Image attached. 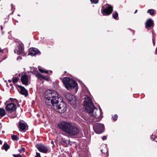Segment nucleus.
Masks as SVG:
<instances>
[{
  "mask_svg": "<svg viewBox=\"0 0 157 157\" xmlns=\"http://www.w3.org/2000/svg\"><path fill=\"white\" fill-rule=\"evenodd\" d=\"M101 111V109L100 108V111Z\"/></svg>",
  "mask_w": 157,
  "mask_h": 157,
  "instance_id": "8fccbe9b",
  "label": "nucleus"
},
{
  "mask_svg": "<svg viewBox=\"0 0 157 157\" xmlns=\"http://www.w3.org/2000/svg\"><path fill=\"white\" fill-rule=\"evenodd\" d=\"M12 85H12V84H10V86H12Z\"/></svg>",
  "mask_w": 157,
  "mask_h": 157,
  "instance_id": "49530a36",
  "label": "nucleus"
},
{
  "mask_svg": "<svg viewBox=\"0 0 157 157\" xmlns=\"http://www.w3.org/2000/svg\"><path fill=\"white\" fill-rule=\"evenodd\" d=\"M8 52V50L7 48H5L3 50H1V55L2 56H3L4 57L2 59V60L5 59L7 58V54Z\"/></svg>",
  "mask_w": 157,
  "mask_h": 157,
  "instance_id": "f3484780",
  "label": "nucleus"
},
{
  "mask_svg": "<svg viewBox=\"0 0 157 157\" xmlns=\"http://www.w3.org/2000/svg\"><path fill=\"white\" fill-rule=\"evenodd\" d=\"M26 122L23 120H21L19 122V128L21 131H24L26 129Z\"/></svg>",
  "mask_w": 157,
  "mask_h": 157,
  "instance_id": "2eb2a0df",
  "label": "nucleus"
},
{
  "mask_svg": "<svg viewBox=\"0 0 157 157\" xmlns=\"http://www.w3.org/2000/svg\"><path fill=\"white\" fill-rule=\"evenodd\" d=\"M85 120L89 124H93L95 121H99L102 118H98L99 120H96L97 118H85Z\"/></svg>",
  "mask_w": 157,
  "mask_h": 157,
  "instance_id": "dca6fc26",
  "label": "nucleus"
},
{
  "mask_svg": "<svg viewBox=\"0 0 157 157\" xmlns=\"http://www.w3.org/2000/svg\"><path fill=\"white\" fill-rule=\"evenodd\" d=\"M2 133H4L5 132H4V131H2Z\"/></svg>",
  "mask_w": 157,
  "mask_h": 157,
  "instance_id": "c03bdc74",
  "label": "nucleus"
},
{
  "mask_svg": "<svg viewBox=\"0 0 157 157\" xmlns=\"http://www.w3.org/2000/svg\"><path fill=\"white\" fill-rule=\"evenodd\" d=\"M51 143L52 144L54 145V142L53 141H52L51 142Z\"/></svg>",
  "mask_w": 157,
  "mask_h": 157,
  "instance_id": "58836bf2",
  "label": "nucleus"
},
{
  "mask_svg": "<svg viewBox=\"0 0 157 157\" xmlns=\"http://www.w3.org/2000/svg\"><path fill=\"white\" fill-rule=\"evenodd\" d=\"M38 68L39 71L41 73H45L46 74H47L48 72V71L42 68L40 66H38Z\"/></svg>",
  "mask_w": 157,
  "mask_h": 157,
  "instance_id": "aec40b11",
  "label": "nucleus"
},
{
  "mask_svg": "<svg viewBox=\"0 0 157 157\" xmlns=\"http://www.w3.org/2000/svg\"><path fill=\"white\" fill-rule=\"evenodd\" d=\"M11 8L12 10H13V11H14V9H15V8L14 7V6H13V4H11Z\"/></svg>",
  "mask_w": 157,
  "mask_h": 157,
  "instance_id": "7c9ffc66",
  "label": "nucleus"
},
{
  "mask_svg": "<svg viewBox=\"0 0 157 157\" xmlns=\"http://www.w3.org/2000/svg\"><path fill=\"white\" fill-rule=\"evenodd\" d=\"M147 12L151 15H153L154 13V10L152 9L148 10L147 11Z\"/></svg>",
  "mask_w": 157,
  "mask_h": 157,
  "instance_id": "b1692460",
  "label": "nucleus"
},
{
  "mask_svg": "<svg viewBox=\"0 0 157 157\" xmlns=\"http://www.w3.org/2000/svg\"><path fill=\"white\" fill-rule=\"evenodd\" d=\"M22 59V57L20 56H18L17 57V60H19V59H20L21 60V59Z\"/></svg>",
  "mask_w": 157,
  "mask_h": 157,
  "instance_id": "f704fd0d",
  "label": "nucleus"
},
{
  "mask_svg": "<svg viewBox=\"0 0 157 157\" xmlns=\"http://www.w3.org/2000/svg\"><path fill=\"white\" fill-rule=\"evenodd\" d=\"M11 138L13 140H17L19 139V138L17 137V136L14 135H12Z\"/></svg>",
  "mask_w": 157,
  "mask_h": 157,
  "instance_id": "5701e85b",
  "label": "nucleus"
},
{
  "mask_svg": "<svg viewBox=\"0 0 157 157\" xmlns=\"http://www.w3.org/2000/svg\"><path fill=\"white\" fill-rule=\"evenodd\" d=\"M155 55L157 54V49L155 50Z\"/></svg>",
  "mask_w": 157,
  "mask_h": 157,
  "instance_id": "a19ab883",
  "label": "nucleus"
},
{
  "mask_svg": "<svg viewBox=\"0 0 157 157\" xmlns=\"http://www.w3.org/2000/svg\"><path fill=\"white\" fill-rule=\"evenodd\" d=\"M154 26L153 21L151 19H148L145 23V27L147 29Z\"/></svg>",
  "mask_w": 157,
  "mask_h": 157,
  "instance_id": "9b49d317",
  "label": "nucleus"
},
{
  "mask_svg": "<svg viewBox=\"0 0 157 157\" xmlns=\"http://www.w3.org/2000/svg\"><path fill=\"white\" fill-rule=\"evenodd\" d=\"M137 10H136L134 12V13H136L137 12Z\"/></svg>",
  "mask_w": 157,
  "mask_h": 157,
  "instance_id": "37998d69",
  "label": "nucleus"
},
{
  "mask_svg": "<svg viewBox=\"0 0 157 157\" xmlns=\"http://www.w3.org/2000/svg\"><path fill=\"white\" fill-rule=\"evenodd\" d=\"M35 157H41L40 154L38 152H36V155L35 156Z\"/></svg>",
  "mask_w": 157,
  "mask_h": 157,
  "instance_id": "2f4dec72",
  "label": "nucleus"
},
{
  "mask_svg": "<svg viewBox=\"0 0 157 157\" xmlns=\"http://www.w3.org/2000/svg\"><path fill=\"white\" fill-rule=\"evenodd\" d=\"M103 140H105L107 139V137L106 136H103L102 138Z\"/></svg>",
  "mask_w": 157,
  "mask_h": 157,
  "instance_id": "473e14b6",
  "label": "nucleus"
},
{
  "mask_svg": "<svg viewBox=\"0 0 157 157\" xmlns=\"http://www.w3.org/2000/svg\"><path fill=\"white\" fill-rule=\"evenodd\" d=\"M63 82L68 90L74 88L77 86L78 84L76 81L67 77L63 78Z\"/></svg>",
  "mask_w": 157,
  "mask_h": 157,
  "instance_id": "7ed1b4c3",
  "label": "nucleus"
},
{
  "mask_svg": "<svg viewBox=\"0 0 157 157\" xmlns=\"http://www.w3.org/2000/svg\"><path fill=\"white\" fill-rule=\"evenodd\" d=\"M35 75L36 76L38 79H46V77L44 76H43L39 72H37L35 74Z\"/></svg>",
  "mask_w": 157,
  "mask_h": 157,
  "instance_id": "a211bd4d",
  "label": "nucleus"
},
{
  "mask_svg": "<svg viewBox=\"0 0 157 157\" xmlns=\"http://www.w3.org/2000/svg\"><path fill=\"white\" fill-rule=\"evenodd\" d=\"M13 157H22L21 155L19 154L17 155L13 154Z\"/></svg>",
  "mask_w": 157,
  "mask_h": 157,
  "instance_id": "c85d7f7f",
  "label": "nucleus"
},
{
  "mask_svg": "<svg viewBox=\"0 0 157 157\" xmlns=\"http://www.w3.org/2000/svg\"><path fill=\"white\" fill-rule=\"evenodd\" d=\"M117 118H113V120L114 121H115L117 119Z\"/></svg>",
  "mask_w": 157,
  "mask_h": 157,
  "instance_id": "ea45409f",
  "label": "nucleus"
},
{
  "mask_svg": "<svg viewBox=\"0 0 157 157\" xmlns=\"http://www.w3.org/2000/svg\"><path fill=\"white\" fill-rule=\"evenodd\" d=\"M152 42H153V44L154 46H155V40H154V39L153 38L152 39Z\"/></svg>",
  "mask_w": 157,
  "mask_h": 157,
  "instance_id": "e433bc0d",
  "label": "nucleus"
},
{
  "mask_svg": "<svg viewBox=\"0 0 157 157\" xmlns=\"http://www.w3.org/2000/svg\"><path fill=\"white\" fill-rule=\"evenodd\" d=\"M10 146L8 145L6 142H5L2 147V149H4L6 151L7 150L9 149Z\"/></svg>",
  "mask_w": 157,
  "mask_h": 157,
  "instance_id": "6ab92c4d",
  "label": "nucleus"
},
{
  "mask_svg": "<svg viewBox=\"0 0 157 157\" xmlns=\"http://www.w3.org/2000/svg\"><path fill=\"white\" fill-rule=\"evenodd\" d=\"M157 139V137H155L153 139V140H155L156 142H157V141L156 140Z\"/></svg>",
  "mask_w": 157,
  "mask_h": 157,
  "instance_id": "4c0bfd02",
  "label": "nucleus"
},
{
  "mask_svg": "<svg viewBox=\"0 0 157 157\" xmlns=\"http://www.w3.org/2000/svg\"><path fill=\"white\" fill-rule=\"evenodd\" d=\"M6 114V111L3 109L1 108V117L4 116Z\"/></svg>",
  "mask_w": 157,
  "mask_h": 157,
  "instance_id": "4be33fe9",
  "label": "nucleus"
},
{
  "mask_svg": "<svg viewBox=\"0 0 157 157\" xmlns=\"http://www.w3.org/2000/svg\"><path fill=\"white\" fill-rule=\"evenodd\" d=\"M8 82L10 83L12 82V80H8Z\"/></svg>",
  "mask_w": 157,
  "mask_h": 157,
  "instance_id": "79ce46f5",
  "label": "nucleus"
},
{
  "mask_svg": "<svg viewBox=\"0 0 157 157\" xmlns=\"http://www.w3.org/2000/svg\"><path fill=\"white\" fill-rule=\"evenodd\" d=\"M1 26H1V30H2V27H1Z\"/></svg>",
  "mask_w": 157,
  "mask_h": 157,
  "instance_id": "de8ad7c7",
  "label": "nucleus"
},
{
  "mask_svg": "<svg viewBox=\"0 0 157 157\" xmlns=\"http://www.w3.org/2000/svg\"><path fill=\"white\" fill-rule=\"evenodd\" d=\"M108 156V155L106 156V157H107V156Z\"/></svg>",
  "mask_w": 157,
  "mask_h": 157,
  "instance_id": "864d4df0",
  "label": "nucleus"
},
{
  "mask_svg": "<svg viewBox=\"0 0 157 157\" xmlns=\"http://www.w3.org/2000/svg\"><path fill=\"white\" fill-rule=\"evenodd\" d=\"M6 109L7 111L11 113L16 110V107L14 104L11 103L7 104L6 106Z\"/></svg>",
  "mask_w": 157,
  "mask_h": 157,
  "instance_id": "9d476101",
  "label": "nucleus"
},
{
  "mask_svg": "<svg viewBox=\"0 0 157 157\" xmlns=\"http://www.w3.org/2000/svg\"><path fill=\"white\" fill-rule=\"evenodd\" d=\"M72 124L67 121H61L58 124V127L68 134Z\"/></svg>",
  "mask_w": 157,
  "mask_h": 157,
  "instance_id": "20e7f679",
  "label": "nucleus"
},
{
  "mask_svg": "<svg viewBox=\"0 0 157 157\" xmlns=\"http://www.w3.org/2000/svg\"><path fill=\"white\" fill-rule=\"evenodd\" d=\"M67 100L70 103L72 106H76L77 104L76 98L72 94L67 93L65 96Z\"/></svg>",
  "mask_w": 157,
  "mask_h": 157,
  "instance_id": "423d86ee",
  "label": "nucleus"
},
{
  "mask_svg": "<svg viewBox=\"0 0 157 157\" xmlns=\"http://www.w3.org/2000/svg\"><path fill=\"white\" fill-rule=\"evenodd\" d=\"M113 10V7L110 5H107L106 7H102L101 10L103 15H108L111 14Z\"/></svg>",
  "mask_w": 157,
  "mask_h": 157,
  "instance_id": "0eeeda50",
  "label": "nucleus"
},
{
  "mask_svg": "<svg viewBox=\"0 0 157 157\" xmlns=\"http://www.w3.org/2000/svg\"><path fill=\"white\" fill-rule=\"evenodd\" d=\"M21 80L22 84L25 86L28 85V77L27 75H24L22 76Z\"/></svg>",
  "mask_w": 157,
  "mask_h": 157,
  "instance_id": "ddd939ff",
  "label": "nucleus"
},
{
  "mask_svg": "<svg viewBox=\"0 0 157 157\" xmlns=\"http://www.w3.org/2000/svg\"><path fill=\"white\" fill-rule=\"evenodd\" d=\"M39 53H40V51L36 48H31L29 49V54L31 56H34Z\"/></svg>",
  "mask_w": 157,
  "mask_h": 157,
  "instance_id": "f8f14e48",
  "label": "nucleus"
},
{
  "mask_svg": "<svg viewBox=\"0 0 157 157\" xmlns=\"http://www.w3.org/2000/svg\"><path fill=\"white\" fill-rule=\"evenodd\" d=\"M10 101L11 102H17V100L16 99H14L11 98H10Z\"/></svg>",
  "mask_w": 157,
  "mask_h": 157,
  "instance_id": "bb28decb",
  "label": "nucleus"
},
{
  "mask_svg": "<svg viewBox=\"0 0 157 157\" xmlns=\"http://www.w3.org/2000/svg\"><path fill=\"white\" fill-rule=\"evenodd\" d=\"M93 128L94 132L98 134L101 133L104 131V125L101 123H95L93 125Z\"/></svg>",
  "mask_w": 157,
  "mask_h": 157,
  "instance_id": "39448f33",
  "label": "nucleus"
},
{
  "mask_svg": "<svg viewBox=\"0 0 157 157\" xmlns=\"http://www.w3.org/2000/svg\"><path fill=\"white\" fill-rule=\"evenodd\" d=\"M0 142H1V144H2V141L1 140L0 141Z\"/></svg>",
  "mask_w": 157,
  "mask_h": 157,
  "instance_id": "a18cd8bd",
  "label": "nucleus"
},
{
  "mask_svg": "<svg viewBox=\"0 0 157 157\" xmlns=\"http://www.w3.org/2000/svg\"><path fill=\"white\" fill-rule=\"evenodd\" d=\"M50 72H51V73H52V71H50Z\"/></svg>",
  "mask_w": 157,
  "mask_h": 157,
  "instance_id": "3c124183",
  "label": "nucleus"
},
{
  "mask_svg": "<svg viewBox=\"0 0 157 157\" xmlns=\"http://www.w3.org/2000/svg\"><path fill=\"white\" fill-rule=\"evenodd\" d=\"M83 105L85 107V109L90 117L96 118V112L98 109L95 107L93 103L92 99L87 95H86Z\"/></svg>",
  "mask_w": 157,
  "mask_h": 157,
  "instance_id": "f03ea898",
  "label": "nucleus"
},
{
  "mask_svg": "<svg viewBox=\"0 0 157 157\" xmlns=\"http://www.w3.org/2000/svg\"><path fill=\"white\" fill-rule=\"evenodd\" d=\"M18 80L19 78H13L12 82L13 83H15L18 81Z\"/></svg>",
  "mask_w": 157,
  "mask_h": 157,
  "instance_id": "a878e982",
  "label": "nucleus"
},
{
  "mask_svg": "<svg viewBox=\"0 0 157 157\" xmlns=\"http://www.w3.org/2000/svg\"><path fill=\"white\" fill-rule=\"evenodd\" d=\"M118 16V14L117 12L114 13L113 14V17L115 19H117Z\"/></svg>",
  "mask_w": 157,
  "mask_h": 157,
  "instance_id": "393cba45",
  "label": "nucleus"
},
{
  "mask_svg": "<svg viewBox=\"0 0 157 157\" xmlns=\"http://www.w3.org/2000/svg\"><path fill=\"white\" fill-rule=\"evenodd\" d=\"M90 1L94 3H97L98 2V0H90Z\"/></svg>",
  "mask_w": 157,
  "mask_h": 157,
  "instance_id": "c756f323",
  "label": "nucleus"
},
{
  "mask_svg": "<svg viewBox=\"0 0 157 157\" xmlns=\"http://www.w3.org/2000/svg\"><path fill=\"white\" fill-rule=\"evenodd\" d=\"M14 52L15 53V50L14 51Z\"/></svg>",
  "mask_w": 157,
  "mask_h": 157,
  "instance_id": "603ef678",
  "label": "nucleus"
},
{
  "mask_svg": "<svg viewBox=\"0 0 157 157\" xmlns=\"http://www.w3.org/2000/svg\"><path fill=\"white\" fill-rule=\"evenodd\" d=\"M62 141L64 143L66 144H67L68 142V141L67 140H65L63 138L62 139Z\"/></svg>",
  "mask_w": 157,
  "mask_h": 157,
  "instance_id": "cd10ccee",
  "label": "nucleus"
},
{
  "mask_svg": "<svg viewBox=\"0 0 157 157\" xmlns=\"http://www.w3.org/2000/svg\"><path fill=\"white\" fill-rule=\"evenodd\" d=\"M25 149V148L24 147H22L19 151V152H21L22 151H24Z\"/></svg>",
  "mask_w": 157,
  "mask_h": 157,
  "instance_id": "72a5a7b5",
  "label": "nucleus"
},
{
  "mask_svg": "<svg viewBox=\"0 0 157 157\" xmlns=\"http://www.w3.org/2000/svg\"><path fill=\"white\" fill-rule=\"evenodd\" d=\"M23 51V48L21 45H20L18 47V50H17V53L19 55H21Z\"/></svg>",
  "mask_w": 157,
  "mask_h": 157,
  "instance_id": "412c9836",
  "label": "nucleus"
},
{
  "mask_svg": "<svg viewBox=\"0 0 157 157\" xmlns=\"http://www.w3.org/2000/svg\"><path fill=\"white\" fill-rule=\"evenodd\" d=\"M17 86L20 89V93L21 94L25 96L28 95V92L24 87L18 85H17Z\"/></svg>",
  "mask_w": 157,
  "mask_h": 157,
  "instance_id": "4468645a",
  "label": "nucleus"
},
{
  "mask_svg": "<svg viewBox=\"0 0 157 157\" xmlns=\"http://www.w3.org/2000/svg\"><path fill=\"white\" fill-rule=\"evenodd\" d=\"M68 134V135L70 136H74L77 134L79 132L78 128L74 125L72 124Z\"/></svg>",
  "mask_w": 157,
  "mask_h": 157,
  "instance_id": "6e6552de",
  "label": "nucleus"
},
{
  "mask_svg": "<svg viewBox=\"0 0 157 157\" xmlns=\"http://www.w3.org/2000/svg\"><path fill=\"white\" fill-rule=\"evenodd\" d=\"M45 98L46 99V103L48 105H52V108L60 113H63L66 110V105L63 101L59 105V94L55 91L48 90L45 92Z\"/></svg>",
  "mask_w": 157,
  "mask_h": 157,
  "instance_id": "f257e3e1",
  "label": "nucleus"
},
{
  "mask_svg": "<svg viewBox=\"0 0 157 157\" xmlns=\"http://www.w3.org/2000/svg\"><path fill=\"white\" fill-rule=\"evenodd\" d=\"M118 116L117 114L114 115L113 117H112V118H117Z\"/></svg>",
  "mask_w": 157,
  "mask_h": 157,
  "instance_id": "c9c22d12",
  "label": "nucleus"
},
{
  "mask_svg": "<svg viewBox=\"0 0 157 157\" xmlns=\"http://www.w3.org/2000/svg\"><path fill=\"white\" fill-rule=\"evenodd\" d=\"M37 117H40V116H39V115H37Z\"/></svg>",
  "mask_w": 157,
  "mask_h": 157,
  "instance_id": "09e8293b",
  "label": "nucleus"
},
{
  "mask_svg": "<svg viewBox=\"0 0 157 157\" xmlns=\"http://www.w3.org/2000/svg\"><path fill=\"white\" fill-rule=\"evenodd\" d=\"M36 147L39 151L44 153H47L48 151V147L42 144H37Z\"/></svg>",
  "mask_w": 157,
  "mask_h": 157,
  "instance_id": "1a4fd4ad",
  "label": "nucleus"
}]
</instances>
